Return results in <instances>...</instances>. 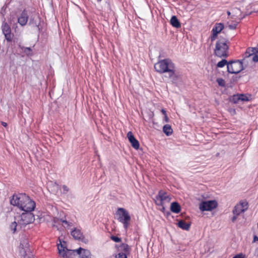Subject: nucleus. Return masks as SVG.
Segmentation results:
<instances>
[{"label":"nucleus","mask_w":258,"mask_h":258,"mask_svg":"<svg viewBox=\"0 0 258 258\" xmlns=\"http://www.w3.org/2000/svg\"><path fill=\"white\" fill-rule=\"evenodd\" d=\"M163 131L167 136L171 135L173 133V130L171 125L168 124L164 125Z\"/></svg>","instance_id":"22"},{"label":"nucleus","mask_w":258,"mask_h":258,"mask_svg":"<svg viewBox=\"0 0 258 258\" xmlns=\"http://www.w3.org/2000/svg\"><path fill=\"white\" fill-rule=\"evenodd\" d=\"M239 205L241 206V208H246V210L248 208V203L247 202L245 201L243 202H240L239 204H238Z\"/></svg>","instance_id":"33"},{"label":"nucleus","mask_w":258,"mask_h":258,"mask_svg":"<svg viewBox=\"0 0 258 258\" xmlns=\"http://www.w3.org/2000/svg\"><path fill=\"white\" fill-rule=\"evenodd\" d=\"M91 252L87 249L80 250V255L79 258H91Z\"/></svg>","instance_id":"24"},{"label":"nucleus","mask_w":258,"mask_h":258,"mask_svg":"<svg viewBox=\"0 0 258 258\" xmlns=\"http://www.w3.org/2000/svg\"><path fill=\"white\" fill-rule=\"evenodd\" d=\"M257 46L255 47H248L244 54V59L246 58L249 57L253 55L255 53H258V50L257 49Z\"/></svg>","instance_id":"17"},{"label":"nucleus","mask_w":258,"mask_h":258,"mask_svg":"<svg viewBox=\"0 0 258 258\" xmlns=\"http://www.w3.org/2000/svg\"><path fill=\"white\" fill-rule=\"evenodd\" d=\"M240 101H246L249 100V98L244 94H239Z\"/></svg>","instance_id":"30"},{"label":"nucleus","mask_w":258,"mask_h":258,"mask_svg":"<svg viewBox=\"0 0 258 258\" xmlns=\"http://www.w3.org/2000/svg\"><path fill=\"white\" fill-rule=\"evenodd\" d=\"M60 221L62 223H64L66 224H69V222H68L67 220H62V219H60Z\"/></svg>","instance_id":"43"},{"label":"nucleus","mask_w":258,"mask_h":258,"mask_svg":"<svg viewBox=\"0 0 258 258\" xmlns=\"http://www.w3.org/2000/svg\"><path fill=\"white\" fill-rule=\"evenodd\" d=\"M116 214L119 215V221L123 224L124 228L127 229L131 220V217L127 211L122 208H119L118 209Z\"/></svg>","instance_id":"4"},{"label":"nucleus","mask_w":258,"mask_h":258,"mask_svg":"<svg viewBox=\"0 0 258 258\" xmlns=\"http://www.w3.org/2000/svg\"><path fill=\"white\" fill-rule=\"evenodd\" d=\"M98 2H100L102 0H97Z\"/></svg>","instance_id":"49"},{"label":"nucleus","mask_w":258,"mask_h":258,"mask_svg":"<svg viewBox=\"0 0 258 258\" xmlns=\"http://www.w3.org/2000/svg\"><path fill=\"white\" fill-rule=\"evenodd\" d=\"M242 60H234L229 61L227 66V72L230 74H238L244 69Z\"/></svg>","instance_id":"3"},{"label":"nucleus","mask_w":258,"mask_h":258,"mask_svg":"<svg viewBox=\"0 0 258 258\" xmlns=\"http://www.w3.org/2000/svg\"><path fill=\"white\" fill-rule=\"evenodd\" d=\"M158 197L159 199V206L162 205L163 201L169 202L171 199L167 195V193L163 190H160L158 194Z\"/></svg>","instance_id":"15"},{"label":"nucleus","mask_w":258,"mask_h":258,"mask_svg":"<svg viewBox=\"0 0 258 258\" xmlns=\"http://www.w3.org/2000/svg\"><path fill=\"white\" fill-rule=\"evenodd\" d=\"M118 251L127 255L130 253L131 248L127 244L122 243L118 246Z\"/></svg>","instance_id":"16"},{"label":"nucleus","mask_w":258,"mask_h":258,"mask_svg":"<svg viewBox=\"0 0 258 258\" xmlns=\"http://www.w3.org/2000/svg\"><path fill=\"white\" fill-rule=\"evenodd\" d=\"M159 199L158 198V195H157L156 196V200H155V203H156V204L157 205H159L158 203H159Z\"/></svg>","instance_id":"40"},{"label":"nucleus","mask_w":258,"mask_h":258,"mask_svg":"<svg viewBox=\"0 0 258 258\" xmlns=\"http://www.w3.org/2000/svg\"><path fill=\"white\" fill-rule=\"evenodd\" d=\"M175 65L172 60L167 58L159 61L154 64L155 70L161 74L171 73L173 74Z\"/></svg>","instance_id":"1"},{"label":"nucleus","mask_w":258,"mask_h":258,"mask_svg":"<svg viewBox=\"0 0 258 258\" xmlns=\"http://www.w3.org/2000/svg\"><path fill=\"white\" fill-rule=\"evenodd\" d=\"M236 27H237V24H234L233 25H228V28L229 29H231V30H234L236 28Z\"/></svg>","instance_id":"37"},{"label":"nucleus","mask_w":258,"mask_h":258,"mask_svg":"<svg viewBox=\"0 0 258 258\" xmlns=\"http://www.w3.org/2000/svg\"><path fill=\"white\" fill-rule=\"evenodd\" d=\"M2 124L5 127H6L7 126V123L3 121L2 122Z\"/></svg>","instance_id":"46"},{"label":"nucleus","mask_w":258,"mask_h":258,"mask_svg":"<svg viewBox=\"0 0 258 258\" xmlns=\"http://www.w3.org/2000/svg\"><path fill=\"white\" fill-rule=\"evenodd\" d=\"M62 189L63 191L67 192L69 190V188L67 187V186L63 185L62 186Z\"/></svg>","instance_id":"38"},{"label":"nucleus","mask_w":258,"mask_h":258,"mask_svg":"<svg viewBox=\"0 0 258 258\" xmlns=\"http://www.w3.org/2000/svg\"><path fill=\"white\" fill-rule=\"evenodd\" d=\"M28 15L27 12L24 10L18 19V22L22 26H25L28 20Z\"/></svg>","instance_id":"14"},{"label":"nucleus","mask_w":258,"mask_h":258,"mask_svg":"<svg viewBox=\"0 0 258 258\" xmlns=\"http://www.w3.org/2000/svg\"><path fill=\"white\" fill-rule=\"evenodd\" d=\"M173 74L171 73H169V78L171 80V81L172 83H175L178 79V76L175 73V67H174V68L173 70Z\"/></svg>","instance_id":"25"},{"label":"nucleus","mask_w":258,"mask_h":258,"mask_svg":"<svg viewBox=\"0 0 258 258\" xmlns=\"http://www.w3.org/2000/svg\"><path fill=\"white\" fill-rule=\"evenodd\" d=\"M67 227L72 226V223L69 222V224H67Z\"/></svg>","instance_id":"47"},{"label":"nucleus","mask_w":258,"mask_h":258,"mask_svg":"<svg viewBox=\"0 0 258 258\" xmlns=\"http://www.w3.org/2000/svg\"><path fill=\"white\" fill-rule=\"evenodd\" d=\"M218 203L215 200L202 201L199 206L201 211H211L217 208Z\"/></svg>","instance_id":"6"},{"label":"nucleus","mask_w":258,"mask_h":258,"mask_svg":"<svg viewBox=\"0 0 258 258\" xmlns=\"http://www.w3.org/2000/svg\"><path fill=\"white\" fill-rule=\"evenodd\" d=\"M17 224L15 221L14 222H12V224L10 225V227L11 230L13 231V233H15L16 231V228H17Z\"/></svg>","instance_id":"31"},{"label":"nucleus","mask_w":258,"mask_h":258,"mask_svg":"<svg viewBox=\"0 0 258 258\" xmlns=\"http://www.w3.org/2000/svg\"><path fill=\"white\" fill-rule=\"evenodd\" d=\"M21 49L24 51V52L25 53V54L27 55H29L31 54L32 50L30 47H21Z\"/></svg>","instance_id":"28"},{"label":"nucleus","mask_w":258,"mask_h":258,"mask_svg":"<svg viewBox=\"0 0 258 258\" xmlns=\"http://www.w3.org/2000/svg\"><path fill=\"white\" fill-rule=\"evenodd\" d=\"M27 197L25 194H14L10 200V203L20 209Z\"/></svg>","instance_id":"5"},{"label":"nucleus","mask_w":258,"mask_h":258,"mask_svg":"<svg viewBox=\"0 0 258 258\" xmlns=\"http://www.w3.org/2000/svg\"><path fill=\"white\" fill-rule=\"evenodd\" d=\"M170 210L175 213H179L181 211L180 205L176 202H174L171 204Z\"/></svg>","instance_id":"18"},{"label":"nucleus","mask_w":258,"mask_h":258,"mask_svg":"<svg viewBox=\"0 0 258 258\" xmlns=\"http://www.w3.org/2000/svg\"><path fill=\"white\" fill-rule=\"evenodd\" d=\"M71 235L73 238L79 241L85 242V238L81 231L77 228H75L71 231Z\"/></svg>","instance_id":"13"},{"label":"nucleus","mask_w":258,"mask_h":258,"mask_svg":"<svg viewBox=\"0 0 258 258\" xmlns=\"http://www.w3.org/2000/svg\"><path fill=\"white\" fill-rule=\"evenodd\" d=\"M164 119L166 122H169V119L168 117L167 116V114H165V115L164 116Z\"/></svg>","instance_id":"41"},{"label":"nucleus","mask_w":258,"mask_h":258,"mask_svg":"<svg viewBox=\"0 0 258 258\" xmlns=\"http://www.w3.org/2000/svg\"><path fill=\"white\" fill-rule=\"evenodd\" d=\"M238 215H234V216L231 219V221L232 222H235V221L236 220L237 218V216Z\"/></svg>","instance_id":"39"},{"label":"nucleus","mask_w":258,"mask_h":258,"mask_svg":"<svg viewBox=\"0 0 258 258\" xmlns=\"http://www.w3.org/2000/svg\"><path fill=\"white\" fill-rule=\"evenodd\" d=\"M161 112L164 115V116L165 115V114H166V112L165 109H161Z\"/></svg>","instance_id":"44"},{"label":"nucleus","mask_w":258,"mask_h":258,"mask_svg":"<svg viewBox=\"0 0 258 258\" xmlns=\"http://www.w3.org/2000/svg\"><path fill=\"white\" fill-rule=\"evenodd\" d=\"M240 101L239 94L234 95L230 99V101L233 102L234 103H238Z\"/></svg>","instance_id":"27"},{"label":"nucleus","mask_w":258,"mask_h":258,"mask_svg":"<svg viewBox=\"0 0 258 258\" xmlns=\"http://www.w3.org/2000/svg\"><path fill=\"white\" fill-rule=\"evenodd\" d=\"M246 210V208H241V206L237 204L233 210L234 215H239L241 213H244Z\"/></svg>","instance_id":"21"},{"label":"nucleus","mask_w":258,"mask_h":258,"mask_svg":"<svg viewBox=\"0 0 258 258\" xmlns=\"http://www.w3.org/2000/svg\"><path fill=\"white\" fill-rule=\"evenodd\" d=\"M224 25L223 23H216L212 30V34L211 36V41H214L216 39L218 34L224 30Z\"/></svg>","instance_id":"10"},{"label":"nucleus","mask_w":258,"mask_h":258,"mask_svg":"<svg viewBox=\"0 0 258 258\" xmlns=\"http://www.w3.org/2000/svg\"><path fill=\"white\" fill-rule=\"evenodd\" d=\"M229 63V61H228L225 59H222L221 61H219L217 64V67L218 68H223L225 65H227V67L228 66V63Z\"/></svg>","instance_id":"26"},{"label":"nucleus","mask_w":258,"mask_h":258,"mask_svg":"<svg viewBox=\"0 0 258 258\" xmlns=\"http://www.w3.org/2000/svg\"><path fill=\"white\" fill-rule=\"evenodd\" d=\"M82 250L83 248L81 247L76 250L67 249L66 251L62 253V256L66 258H79L80 255V250Z\"/></svg>","instance_id":"11"},{"label":"nucleus","mask_w":258,"mask_h":258,"mask_svg":"<svg viewBox=\"0 0 258 258\" xmlns=\"http://www.w3.org/2000/svg\"><path fill=\"white\" fill-rule=\"evenodd\" d=\"M33 23H34V18H31L30 19L29 23L30 24H33Z\"/></svg>","instance_id":"45"},{"label":"nucleus","mask_w":258,"mask_h":258,"mask_svg":"<svg viewBox=\"0 0 258 258\" xmlns=\"http://www.w3.org/2000/svg\"><path fill=\"white\" fill-rule=\"evenodd\" d=\"M233 258H245V255L241 253L235 255Z\"/></svg>","instance_id":"36"},{"label":"nucleus","mask_w":258,"mask_h":258,"mask_svg":"<svg viewBox=\"0 0 258 258\" xmlns=\"http://www.w3.org/2000/svg\"><path fill=\"white\" fill-rule=\"evenodd\" d=\"M20 217L21 224L24 225L32 223L35 220L34 215L32 212H24Z\"/></svg>","instance_id":"8"},{"label":"nucleus","mask_w":258,"mask_h":258,"mask_svg":"<svg viewBox=\"0 0 258 258\" xmlns=\"http://www.w3.org/2000/svg\"><path fill=\"white\" fill-rule=\"evenodd\" d=\"M170 22L171 25L176 28H179L181 27V24L175 16L171 17Z\"/></svg>","instance_id":"20"},{"label":"nucleus","mask_w":258,"mask_h":258,"mask_svg":"<svg viewBox=\"0 0 258 258\" xmlns=\"http://www.w3.org/2000/svg\"><path fill=\"white\" fill-rule=\"evenodd\" d=\"M256 241H258V237L256 235H254L253 236V242H256Z\"/></svg>","instance_id":"42"},{"label":"nucleus","mask_w":258,"mask_h":258,"mask_svg":"<svg viewBox=\"0 0 258 258\" xmlns=\"http://www.w3.org/2000/svg\"><path fill=\"white\" fill-rule=\"evenodd\" d=\"M229 43L228 40H225L224 39L217 41L214 50L215 55L219 57H227L229 56V46L227 43Z\"/></svg>","instance_id":"2"},{"label":"nucleus","mask_w":258,"mask_h":258,"mask_svg":"<svg viewBox=\"0 0 258 258\" xmlns=\"http://www.w3.org/2000/svg\"><path fill=\"white\" fill-rule=\"evenodd\" d=\"M252 60L254 62H258V53H255L252 58Z\"/></svg>","instance_id":"35"},{"label":"nucleus","mask_w":258,"mask_h":258,"mask_svg":"<svg viewBox=\"0 0 258 258\" xmlns=\"http://www.w3.org/2000/svg\"><path fill=\"white\" fill-rule=\"evenodd\" d=\"M115 258H127V255H125V254H124L123 253L118 252V253L115 255Z\"/></svg>","instance_id":"34"},{"label":"nucleus","mask_w":258,"mask_h":258,"mask_svg":"<svg viewBox=\"0 0 258 258\" xmlns=\"http://www.w3.org/2000/svg\"><path fill=\"white\" fill-rule=\"evenodd\" d=\"M2 30L6 40L8 42H12L14 34L12 33L11 27L7 22L5 21L3 22Z\"/></svg>","instance_id":"7"},{"label":"nucleus","mask_w":258,"mask_h":258,"mask_svg":"<svg viewBox=\"0 0 258 258\" xmlns=\"http://www.w3.org/2000/svg\"><path fill=\"white\" fill-rule=\"evenodd\" d=\"M177 226L183 230H188L190 227V223H186L183 220H179Z\"/></svg>","instance_id":"19"},{"label":"nucleus","mask_w":258,"mask_h":258,"mask_svg":"<svg viewBox=\"0 0 258 258\" xmlns=\"http://www.w3.org/2000/svg\"><path fill=\"white\" fill-rule=\"evenodd\" d=\"M110 238L111 240L114 241L115 242H119L121 241V239L120 238H119L118 237H117L116 236L112 235L110 237Z\"/></svg>","instance_id":"32"},{"label":"nucleus","mask_w":258,"mask_h":258,"mask_svg":"<svg viewBox=\"0 0 258 258\" xmlns=\"http://www.w3.org/2000/svg\"><path fill=\"white\" fill-rule=\"evenodd\" d=\"M63 243H62L61 241H60V243L59 244H57V248L58 250V252L59 254H61L62 255V253L63 252H65L67 250V248L65 246L66 245V242L63 241Z\"/></svg>","instance_id":"23"},{"label":"nucleus","mask_w":258,"mask_h":258,"mask_svg":"<svg viewBox=\"0 0 258 258\" xmlns=\"http://www.w3.org/2000/svg\"><path fill=\"white\" fill-rule=\"evenodd\" d=\"M217 83L218 84L219 86L221 87H225V81L224 79L222 78H218L216 80Z\"/></svg>","instance_id":"29"},{"label":"nucleus","mask_w":258,"mask_h":258,"mask_svg":"<svg viewBox=\"0 0 258 258\" xmlns=\"http://www.w3.org/2000/svg\"><path fill=\"white\" fill-rule=\"evenodd\" d=\"M35 206L36 204L35 202L27 196L20 210L24 212H32L34 210Z\"/></svg>","instance_id":"9"},{"label":"nucleus","mask_w":258,"mask_h":258,"mask_svg":"<svg viewBox=\"0 0 258 258\" xmlns=\"http://www.w3.org/2000/svg\"><path fill=\"white\" fill-rule=\"evenodd\" d=\"M127 137L132 146L135 149H138L140 147L139 141L135 138L132 132H128Z\"/></svg>","instance_id":"12"},{"label":"nucleus","mask_w":258,"mask_h":258,"mask_svg":"<svg viewBox=\"0 0 258 258\" xmlns=\"http://www.w3.org/2000/svg\"><path fill=\"white\" fill-rule=\"evenodd\" d=\"M230 14H231L230 12H229V11H228V12H227V15H228V16H230Z\"/></svg>","instance_id":"48"}]
</instances>
